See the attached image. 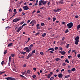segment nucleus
<instances>
[{
	"label": "nucleus",
	"mask_w": 80,
	"mask_h": 80,
	"mask_svg": "<svg viewBox=\"0 0 80 80\" xmlns=\"http://www.w3.org/2000/svg\"><path fill=\"white\" fill-rule=\"evenodd\" d=\"M80 38L78 36H77L75 38V43L76 45H78V42H79V38Z\"/></svg>",
	"instance_id": "nucleus-1"
},
{
	"label": "nucleus",
	"mask_w": 80,
	"mask_h": 80,
	"mask_svg": "<svg viewBox=\"0 0 80 80\" xmlns=\"http://www.w3.org/2000/svg\"><path fill=\"white\" fill-rule=\"evenodd\" d=\"M73 26V23L71 22L67 25V27H68V28L70 29L72 28V27Z\"/></svg>",
	"instance_id": "nucleus-2"
},
{
	"label": "nucleus",
	"mask_w": 80,
	"mask_h": 80,
	"mask_svg": "<svg viewBox=\"0 0 80 80\" xmlns=\"http://www.w3.org/2000/svg\"><path fill=\"white\" fill-rule=\"evenodd\" d=\"M5 79L7 80H16L17 79L16 78H12V77H8V78H5Z\"/></svg>",
	"instance_id": "nucleus-3"
},
{
	"label": "nucleus",
	"mask_w": 80,
	"mask_h": 80,
	"mask_svg": "<svg viewBox=\"0 0 80 80\" xmlns=\"http://www.w3.org/2000/svg\"><path fill=\"white\" fill-rule=\"evenodd\" d=\"M23 8L24 10H28L29 9V8L27 6H25L23 7Z\"/></svg>",
	"instance_id": "nucleus-4"
},
{
	"label": "nucleus",
	"mask_w": 80,
	"mask_h": 80,
	"mask_svg": "<svg viewBox=\"0 0 80 80\" xmlns=\"http://www.w3.org/2000/svg\"><path fill=\"white\" fill-rule=\"evenodd\" d=\"M28 49V48L27 47L24 48V50H25L26 51V52L27 53H29L30 52V49Z\"/></svg>",
	"instance_id": "nucleus-5"
},
{
	"label": "nucleus",
	"mask_w": 80,
	"mask_h": 80,
	"mask_svg": "<svg viewBox=\"0 0 80 80\" xmlns=\"http://www.w3.org/2000/svg\"><path fill=\"white\" fill-rule=\"evenodd\" d=\"M20 20V18H15L13 20V22H17L18 21H19Z\"/></svg>",
	"instance_id": "nucleus-6"
},
{
	"label": "nucleus",
	"mask_w": 80,
	"mask_h": 80,
	"mask_svg": "<svg viewBox=\"0 0 80 80\" xmlns=\"http://www.w3.org/2000/svg\"><path fill=\"white\" fill-rule=\"evenodd\" d=\"M27 72L26 74L27 75H31L32 74V73H31L30 71V70H27Z\"/></svg>",
	"instance_id": "nucleus-7"
},
{
	"label": "nucleus",
	"mask_w": 80,
	"mask_h": 80,
	"mask_svg": "<svg viewBox=\"0 0 80 80\" xmlns=\"http://www.w3.org/2000/svg\"><path fill=\"white\" fill-rule=\"evenodd\" d=\"M43 0H40L39 2V5L40 6H42L43 5Z\"/></svg>",
	"instance_id": "nucleus-8"
},
{
	"label": "nucleus",
	"mask_w": 80,
	"mask_h": 80,
	"mask_svg": "<svg viewBox=\"0 0 80 80\" xmlns=\"http://www.w3.org/2000/svg\"><path fill=\"white\" fill-rule=\"evenodd\" d=\"M37 23V22L36 21L34 20L33 21H31V22L30 23V25H31V24H35Z\"/></svg>",
	"instance_id": "nucleus-9"
},
{
	"label": "nucleus",
	"mask_w": 80,
	"mask_h": 80,
	"mask_svg": "<svg viewBox=\"0 0 80 80\" xmlns=\"http://www.w3.org/2000/svg\"><path fill=\"white\" fill-rule=\"evenodd\" d=\"M58 77L59 78H62L63 77V74L62 73H59L58 74Z\"/></svg>",
	"instance_id": "nucleus-10"
},
{
	"label": "nucleus",
	"mask_w": 80,
	"mask_h": 80,
	"mask_svg": "<svg viewBox=\"0 0 80 80\" xmlns=\"http://www.w3.org/2000/svg\"><path fill=\"white\" fill-rule=\"evenodd\" d=\"M35 43H34L32 44H31V45L28 46V48L30 49V50H32V48L33 47V45L35 44Z\"/></svg>",
	"instance_id": "nucleus-11"
},
{
	"label": "nucleus",
	"mask_w": 80,
	"mask_h": 80,
	"mask_svg": "<svg viewBox=\"0 0 80 80\" xmlns=\"http://www.w3.org/2000/svg\"><path fill=\"white\" fill-rule=\"evenodd\" d=\"M22 28L21 27V26L19 27L18 28V30H17V32H19L20 30H21Z\"/></svg>",
	"instance_id": "nucleus-12"
},
{
	"label": "nucleus",
	"mask_w": 80,
	"mask_h": 80,
	"mask_svg": "<svg viewBox=\"0 0 80 80\" xmlns=\"http://www.w3.org/2000/svg\"><path fill=\"white\" fill-rule=\"evenodd\" d=\"M47 2H48V1H43L42 5H46V3H47Z\"/></svg>",
	"instance_id": "nucleus-13"
},
{
	"label": "nucleus",
	"mask_w": 80,
	"mask_h": 80,
	"mask_svg": "<svg viewBox=\"0 0 80 80\" xmlns=\"http://www.w3.org/2000/svg\"><path fill=\"white\" fill-rule=\"evenodd\" d=\"M60 53L62 54V55H65L66 52L64 51H60Z\"/></svg>",
	"instance_id": "nucleus-14"
},
{
	"label": "nucleus",
	"mask_w": 80,
	"mask_h": 80,
	"mask_svg": "<svg viewBox=\"0 0 80 80\" xmlns=\"http://www.w3.org/2000/svg\"><path fill=\"white\" fill-rule=\"evenodd\" d=\"M51 76H52V75H51V74H48L47 76L48 78H51Z\"/></svg>",
	"instance_id": "nucleus-15"
},
{
	"label": "nucleus",
	"mask_w": 80,
	"mask_h": 80,
	"mask_svg": "<svg viewBox=\"0 0 80 80\" xmlns=\"http://www.w3.org/2000/svg\"><path fill=\"white\" fill-rule=\"evenodd\" d=\"M50 50H52V51H55V50H54V49L53 48L48 49V51H49Z\"/></svg>",
	"instance_id": "nucleus-16"
},
{
	"label": "nucleus",
	"mask_w": 80,
	"mask_h": 80,
	"mask_svg": "<svg viewBox=\"0 0 80 80\" xmlns=\"http://www.w3.org/2000/svg\"><path fill=\"white\" fill-rule=\"evenodd\" d=\"M55 60L56 61V62H58V61H59V60H61V59H60L59 58H57Z\"/></svg>",
	"instance_id": "nucleus-17"
},
{
	"label": "nucleus",
	"mask_w": 80,
	"mask_h": 80,
	"mask_svg": "<svg viewBox=\"0 0 80 80\" xmlns=\"http://www.w3.org/2000/svg\"><path fill=\"white\" fill-rule=\"evenodd\" d=\"M13 45V43H9L8 45V47H11Z\"/></svg>",
	"instance_id": "nucleus-18"
},
{
	"label": "nucleus",
	"mask_w": 80,
	"mask_h": 80,
	"mask_svg": "<svg viewBox=\"0 0 80 80\" xmlns=\"http://www.w3.org/2000/svg\"><path fill=\"white\" fill-rule=\"evenodd\" d=\"M59 3H61V4L64 3L63 1H62V0L59 2Z\"/></svg>",
	"instance_id": "nucleus-19"
},
{
	"label": "nucleus",
	"mask_w": 80,
	"mask_h": 80,
	"mask_svg": "<svg viewBox=\"0 0 80 80\" xmlns=\"http://www.w3.org/2000/svg\"><path fill=\"white\" fill-rule=\"evenodd\" d=\"M46 35V33H44L42 35V37H45V36Z\"/></svg>",
	"instance_id": "nucleus-20"
},
{
	"label": "nucleus",
	"mask_w": 80,
	"mask_h": 80,
	"mask_svg": "<svg viewBox=\"0 0 80 80\" xmlns=\"http://www.w3.org/2000/svg\"><path fill=\"white\" fill-rule=\"evenodd\" d=\"M11 61H12V58L10 56L9 57V62H11Z\"/></svg>",
	"instance_id": "nucleus-21"
},
{
	"label": "nucleus",
	"mask_w": 80,
	"mask_h": 80,
	"mask_svg": "<svg viewBox=\"0 0 80 80\" xmlns=\"http://www.w3.org/2000/svg\"><path fill=\"white\" fill-rule=\"evenodd\" d=\"M17 13V12H15L13 13V15H12V17H14L15 15Z\"/></svg>",
	"instance_id": "nucleus-22"
},
{
	"label": "nucleus",
	"mask_w": 80,
	"mask_h": 80,
	"mask_svg": "<svg viewBox=\"0 0 80 80\" xmlns=\"http://www.w3.org/2000/svg\"><path fill=\"white\" fill-rule=\"evenodd\" d=\"M71 71H76V69H75V68H72L71 69Z\"/></svg>",
	"instance_id": "nucleus-23"
},
{
	"label": "nucleus",
	"mask_w": 80,
	"mask_h": 80,
	"mask_svg": "<svg viewBox=\"0 0 80 80\" xmlns=\"http://www.w3.org/2000/svg\"><path fill=\"white\" fill-rule=\"evenodd\" d=\"M65 62H67V63H69V61H68V59H66Z\"/></svg>",
	"instance_id": "nucleus-24"
},
{
	"label": "nucleus",
	"mask_w": 80,
	"mask_h": 80,
	"mask_svg": "<svg viewBox=\"0 0 80 80\" xmlns=\"http://www.w3.org/2000/svg\"><path fill=\"white\" fill-rule=\"evenodd\" d=\"M26 74V71H25L24 72H22V75H24Z\"/></svg>",
	"instance_id": "nucleus-25"
},
{
	"label": "nucleus",
	"mask_w": 80,
	"mask_h": 80,
	"mask_svg": "<svg viewBox=\"0 0 80 80\" xmlns=\"http://www.w3.org/2000/svg\"><path fill=\"white\" fill-rule=\"evenodd\" d=\"M21 54H23V55H25L26 52H21Z\"/></svg>",
	"instance_id": "nucleus-26"
},
{
	"label": "nucleus",
	"mask_w": 80,
	"mask_h": 80,
	"mask_svg": "<svg viewBox=\"0 0 80 80\" xmlns=\"http://www.w3.org/2000/svg\"><path fill=\"white\" fill-rule=\"evenodd\" d=\"M70 77V75H69L68 76H65V78H68V77Z\"/></svg>",
	"instance_id": "nucleus-27"
},
{
	"label": "nucleus",
	"mask_w": 80,
	"mask_h": 80,
	"mask_svg": "<svg viewBox=\"0 0 80 80\" xmlns=\"http://www.w3.org/2000/svg\"><path fill=\"white\" fill-rule=\"evenodd\" d=\"M66 42L65 41H64L63 42H61V45H63V44H65V43H66Z\"/></svg>",
	"instance_id": "nucleus-28"
},
{
	"label": "nucleus",
	"mask_w": 80,
	"mask_h": 80,
	"mask_svg": "<svg viewBox=\"0 0 80 80\" xmlns=\"http://www.w3.org/2000/svg\"><path fill=\"white\" fill-rule=\"evenodd\" d=\"M77 29H79L80 28V25H78L77 27Z\"/></svg>",
	"instance_id": "nucleus-29"
},
{
	"label": "nucleus",
	"mask_w": 80,
	"mask_h": 80,
	"mask_svg": "<svg viewBox=\"0 0 80 80\" xmlns=\"http://www.w3.org/2000/svg\"><path fill=\"white\" fill-rule=\"evenodd\" d=\"M5 73V71L2 72H0V75H2V74H3V73Z\"/></svg>",
	"instance_id": "nucleus-30"
},
{
	"label": "nucleus",
	"mask_w": 80,
	"mask_h": 80,
	"mask_svg": "<svg viewBox=\"0 0 80 80\" xmlns=\"http://www.w3.org/2000/svg\"><path fill=\"white\" fill-rule=\"evenodd\" d=\"M19 76H20V77H21L22 78H25V76H23V75H20Z\"/></svg>",
	"instance_id": "nucleus-31"
},
{
	"label": "nucleus",
	"mask_w": 80,
	"mask_h": 80,
	"mask_svg": "<svg viewBox=\"0 0 80 80\" xmlns=\"http://www.w3.org/2000/svg\"><path fill=\"white\" fill-rule=\"evenodd\" d=\"M11 56L12 57H14L15 56L14 54H11Z\"/></svg>",
	"instance_id": "nucleus-32"
},
{
	"label": "nucleus",
	"mask_w": 80,
	"mask_h": 80,
	"mask_svg": "<svg viewBox=\"0 0 80 80\" xmlns=\"http://www.w3.org/2000/svg\"><path fill=\"white\" fill-rule=\"evenodd\" d=\"M68 73H71V72H72V70H68Z\"/></svg>",
	"instance_id": "nucleus-33"
},
{
	"label": "nucleus",
	"mask_w": 80,
	"mask_h": 80,
	"mask_svg": "<svg viewBox=\"0 0 80 80\" xmlns=\"http://www.w3.org/2000/svg\"><path fill=\"white\" fill-rule=\"evenodd\" d=\"M53 22H55V20H56V18H53Z\"/></svg>",
	"instance_id": "nucleus-34"
},
{
	"label": "nucleus",
	"mask_w": 80,
	"mask_h": 80,
	"mask_svg": "<svg viewBox=\"0 0 80 80\" xmlns=\"http://www.w3.org/2000/svg\"><path fill=\"white\" fill-rule=\"evenodd\" d=\"M32 77L33 78H35V77H36V75H34L32 76Z\"/></svg>",
	"instance_id": "nucleus-35"
},
{
	"label": "nucleus",
	"mask_w": 80,
	"mask_h": 80,
	"mask_svg": "<svg viewBox=\"0 0 80 80\" xmlns=\"http://www.w3.org/2000/svg\"><path fill=\"white\" fill-rule=\"evenodd\" d=\"M41 25L42 27H43V26H44V25H45V24H44V23H42Z\"/></svg>",
	"instance_id": "nucleus-36"
},
{
	"label": "nucleus",
	"mask_w": 80,
	"mask_h": 80,
	"mask_svg": "<svg viewBox=\"0 0 80 80\" xmlns=\"http://www.w3.org/2000/svg\"><path fill=\"white\" fill-rule=\"evenodd\" d=\"M68 32H69V31H68V29H67L65 31V33H68Z\"/></svg>",
	"instance_id": "nucleus-37"
},
{
	"label": "nucleus",
	"mask_w": 80,
	"mask_h": 80,
	"mask_svg": "<svg viewBox=\"0 0 80 80\" xmlns=\"http://www.w3.org/2000/svg\"><path fill=\"white\" fill-rule=\"evenodd\" d=\"M65 37H63L62 38V41H64V40H65Z\"/></svg>",
	"instance_id": "nucleus-38"
},
{
	"label": "nucleus",
	"mask_w": 80,
	"mask_h": 80,
	"mask_svg": "<svg viewBox=\"0 0 80 80\" xmlns=\"http://www.w3.org/2000/svg\"><path fill=\"white\" fill-rule=\"evenodd\" d=\"M69 45H70V44H67V46H66V48H68V47H69Z\"/></svg>",
	"instance_id": "nucleus-39"
},
{
	"label": "nucleus",
	"mask_w": 80,
	"mask_h": 80,
	"mask_svg": "<svg viewBox=\"0 0 80 80\" xmlns=\"http://www.w3.org/2000/svg\"><path fill=\"white\" fill-rule=\"evenodd\" d=\"M50 80H54V78L52 77L50 78Z\"/></svg>",
	"instance_id": "nucleus-40"
},
{
	"label": "nucleus",
	"mask_w": 80,
	"mask_h": 80,
	"mask_svg": "<svg viewBox=\"0 0 80 80\" xmlns=\"http://www.w3.org/2000/svg\"><path fill=\"white\" fill-rule=\"evenodd\" d=\"M7 50H6L4 52V55H5L6 54V53L7 52Z\"/></svg>",
	"instance_id": "nucleus-41"
},
{
	"label": "nucleus",
	"mask_w": 80,
	"mask_h": 80,
	"mask_svg": "<svg viewBox=\"0 0 80 80\" xmlns=\"http://www.w3.org/2000/svg\"><path fill=\"white\" fill-rule=\"evenodd\" d=\"M72 51V50L71 49H70L69 50V51L68 52V53H70V52Z\"/></svg>",
	"instance_id": "nucleus-42"
},
{
	"label": "nucleus",
	"mask_w": 80,
	"mask_h": 80,
	"mask_svg": "<svg viewBox=\"0 0 80 80\" xmlns=\"http://www.w3.org/2000/svg\"><path fill=\"white\" fill-rule=\"evenodd\" d=\"M35 53V50H34V51L32 52V54H33V53Z\"/></svg>",
	"instance_id": "nucleus-43"
},
{
	"label": "nucleus",
	"mask_w": 80,
	"mask_h": 80,
	"mask_svg": "<svg viewBox=\"0 0 80 80\" xmlns=\"http://www.w3.org/2000/svg\"><path fill=\"white\" fill-rule=\"evenodd\" d=\"M54 49L55 50H58V47H56Z\"/></svg>",
	"instance_id": "nucleus-44"
},
{
	"label": "nucleus",
	"mask_w": 80,
	"mask_h": 80,
	"mask_svg": "<svg viewBox=\"0 0 80 80\" xmlns=\"http://www.w3.org/2000/svg\"><path fill=\"white\" fill-rule=\"evenodd\" d=\"M3 63H4V61H3L1 62V64L2 65H3Z\"/></svg>",
	"instance_id": "nucleus-45"
},
{
	"label": "nucleus",
	"mask_w": 80,
	"mask_h": 80,
	"mask_svg": "<svg viewBox=\"0 0 80 80\" xmlns=\"http://www.w3.org/2000/svg\"><path fill=\"white\" fill-rule=\"evenodd\" d=\"M23 23H24V21H22V22H20V24L22 25Z\"/></svg>",
	"instance_id": "nucleus-46"
},
{
	"label": "nucleus",
	"mask_w": 80,
	"mask_h": 80,
	"mask_svg": "<svg viewBox=\"0 0 80 80\" xmlns=\"http://www.w3.org/2000/svg\"><path fill=\"white\" fill-rule=\"evenodd\" d=\"M37 28L38 30H39V29H40L41 28L40 27H38Z\"/></svg>",
	"instance_id": "nucleus-47"
},
{
	"label": "nucleus",
	"mask_w": 80,
	"mask_h": 80,
	"mask_svg": "<svg viewBox=\"0 0 80 80\" xmlns=\"http://www.w3.org/2000/svg\"><path fill=\"white\" fill-rule=\"evenodd\" d=\"M35 12H36V11L34 10V11H33L32 12V14H33L34 13H35Z\"/></svg>",
	"instance_id": "nucleus-48"
},
{
	"label": "nucleus",
	"mask_w": 80,
	"mask_h": 80,
	"mask_svg": "<svg viewBox=\"0 0 80 80\" xmlns=\"http://www.w3.org/2000/svg\"><path fill=\"white\" fill-rule=\"evenodd\" d=\"M37 12V13H40V10L38 11Z\"/></svg>",
	"instance_id": "nucleus-49"
},
{
	"label": "nucleus",
	"mask_w": 80,
	"mask_h": 80,
	"mask_svg": "<svg viewBox=\"0 0 80 80\" xmlns=\"http://www.w3.org/2000/svg\"><path fill=\"white\" fill-rule=\"evenodd\" d=\"M72 56H68V58H72Z\"/></svg>",
	"instance_id": "nucleus-50"
},
{
	"label": "nucleus",
	"mask_w": 80,
	"mask_h": 80,
	"mask_svg": "<svg viewBox=\"0 0 80 80\" xmlns=\"http://www.w3.org/2000/svg\"><path fill=\"white\" fill-rule=\"evenodd\" d=\"M78 58H80V54L78 55Z\"/></svg>",
	"instance_id": "nucleus-51"
},
{
	"label": "nucleus",
	"mask_w": 80,
	"mask_h": 80,
	"mask_svg": "<svg viewBox=\"0 0 80 80\" xmlns=\"http://www.w3.org/2000/svg\"><path fill=\"white\" fill-rule=\"evenodd\" d=\"M62 24H63V25H65V22H62Z\"/></svg>",
	"instance_id": "nucleus-52"
},
{
	"label": "nucleus",
	"mask_w": 80,
	"mask_h": 80,
	"mask_svg": "<svg viewBox=\"0 0 80 80\" xmlns=\"http://www.w3.org/2000/svg\"><path fill=\"white\" fill-rule=\"evenodd\" d=\"M40 54H41V55H43V52H41Z\"/></svg>",
	"instance_id": "nucleus-53"
},
{
	"label": "nucleus",
	"mask_w": 80,
	"mask_h": 80,
	"mask_svg": "<svg viewBox=\"0 0 80 80\" xmlns=\"http://www.w3.org/2000/svg\"><path fill=\"white\" fill-rule=\"evenodd\" d=\"M65 65H66L65 63H62V66H65Z\"/></svg>",
	"instance_id": "nucleus-54"
},
{
	"label": "nucleus",
	"mask_w": 80,
	"mask_h": 80,
	"mask_svg": "<svg viewBox=\"0 0 80 80\" xmlns=\"http://www.w3.org/2000/svg\"><path fill=\"white\" fill-rule=\"evenodd\" d=\"M30 56H29V55H28V56L27 57V59H28V58H30Z\"/></svg>",
	"instance_id": "nucleus-55"
},
{
	"label": "nucleus",
	"mask_w": 80,
	"mask_h": 80,
	"mask_svg": "<svg viewBox=\"0 0 80 80\" xmlns=\"http://www.w3.org/2000/svg\"><path fill=\"white\" fill-rule=\"evenodd\" d=\"M32 54H29L28 55H29V57H32Z\"/></svg>",
	"instance_id": "nucleus-56"
},
{
	"label": "nucleus",
	"mask_w": 80,
	"mask_h": 80,
	"mask_svg": "<svg viewBox=\"0 0 80 80\" xmlns=\"http://www.w3.org/2000/svg\"><path fill=\"white\" fill-rule=\"evenodd\" d=\"M13 11L14 12H16L17 10L16 9H14Z\"/></svg>",
	"instance_id": "nucleus-57"
},
{
	"label": "nucleus",
	"mask_w": 80,
	"mask_h": 80,
	"mask_svg": "<svg viewBox=\"0 0 80 80\" xmlns=\"http://www.w3.org/2000/svg\"><path fill=\"white\" fill-rule=\"evenodd\" d=\"M50 2H49L48 3V6H49L50 5Z\"/></svg>",
	"instance_id": "nucleus-58"
},
{
	"label": "nucleus",
	"mask_w": 80,
	"mask_h": 80,
	"mask_svg": "<svg viewBox=\"0 0 80 80\" xmlns=\"http://www.w3.org/2000/svg\"><path fill=\"white\" fill-rule=\"evenodd\" d=\"M60 50L62 51V50H63V48H62L60 47L59 48Z\"/></svg>",
	"instance_id": "nucleus-59"
},
{
	"label": "nucleus",
	"mask_w": 80,
	"mask_h": 80,
	"mask_svg": "<svg viewBox=\"0 0 80 80\" xmlns=\"http://www.w3.org/2000/svg\"><path fill=\"white\" fill-rule=\"evenodd\" d=\"M22 14L23 15H25V12H22Z\"/></svg>",
	"instance_id": "nucleus-60"
},
{
	"label": "nucleus",
	"mask_w": 80,
	"mask_h": 80,
	"mask_svg": "<svg viewBox=\"0 0 80 80\" xmlns=\"http://www.w3.org/2000/svg\"><path fill=\"white\" fill-rule=\"evenodd\" d=\"M30 20H28L27 22V23H29L30 22Z\"/></svg>",
	"instance_id": "nucleus-61"
},
{
	"label": "nucleus",
	"mask_w": 80,
	"mask_h": 80,
	"mask_svg": "<svg viewBox=\"0 0 80 80\" xmlns=\"http://www.w3.org/2000/svg\"><path fill=\"white\" fill-rule=\"evenodd\" d=\"M22 8H20L19 9V12H22Z\"/></svg>",
	"instance_id": "nucleus-62"
},
{
	"label": "nucleus",
	"mask_w": 80,
	"mask_h": 80,
	"mask_svg": "<svg viewBox=\"0 0 80 80\" xmlns=\"http://www.w3.org/2000/svg\"><path fill=\"white\" fill-rule=\"evenodd\" d=\"M49 52H50V53H53V51H49Z\"/></svg>",
	"instance_id": "nucleus-63"
},
{
	"label": "nucleus",
	"mask_w": 80,
	"mask_h": 80,
	"mask_svg": "<svg viewBox=\"0 0 80 80\" xmlns=\"http://www.w3.org/2000/svg\"><path fill=\"white\" fill-rule=\"evenodd\" d=\"M56 72H59V70L57 69L56 70Z\"/></svg>",
	"instance_id": "nucleus-64"
}]
</instances>
